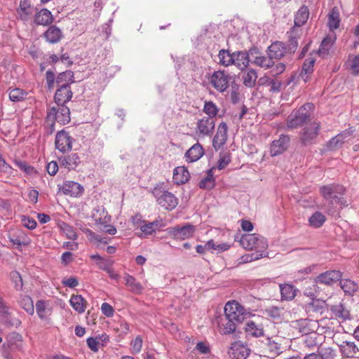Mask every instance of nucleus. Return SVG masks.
Wrapping results in <instances>:
<instances>
[{
    "label": "nucleus",
    "instance_id": "obj_31",
    "mask_svg": "<svg viewBox=\"0 0 359 359\" xmlns=\"http://www.w3.org/2000/svg\"><path fill=\"white\" fill-rule=\"evenodd\" d=\"M53 17L50 11L46 8L41 9L34 16V22L39 25H48L53 22Z\"/></svg>",
    "mask_w": 359,
    "mask_h": 359
},
{
    "label": "nucleus",
    "instance_id": "obj_1",
    "mask_svg": "<svg viewBox=\"0 0 359 359\" xmlns=\"http://www.w3.org/2000/svg\"><path fill=\"white\" fill-rule=\"evenodd\" d=\"M46 123L53 128L55 122L61 125H65L70 121V111L65 105H57L51 107L47 113Z\"/></svg>",
    "mask_w": 359,
    "mask_h": 359
},
{
    "label": "nucleus",
    "instance_id": "obj_59",
    "mask_svg": "<svg viewBox=\"0 0 359 359\" xmlns=\"http://www.w3.org/2000/svg\"><path fill=\"white\" fill-rule=\"evenodd\" d=\"M100 269L105 271L109 278L113 280H118L120 278L119 275L116 273L111 267H109L107 264L105 263H100L99 264Z\"/></svg>",
    "mask_w": 359,
    "mask_h": 359
},
{
    "label": "nucleus",
    "instance_id": "obj_28",
    "mask_svg": "<svg viewBox=\"0 0 359 359\" xmlns=\"http://www.w3.org/2000/svg\"><path fill=\"white\" fill-rule=\"evenodd\" d=\"M36 311L41 320H47L52 314V307L44 300H39L36 303Z\"/></svg>",
    "mask_w": 359,
    "mask_h": 359
},
{
    "label": "nucleus",
    "instance_id": "obj_14",
    "mask_svg": "<svg viewBox=\"0 0 359 359\" xmlns=\"http://www.w3.org/2000/svg\"><path fill=\"white\" fill-rule=\"evenodd\" d=\"M228 127L226 123L222 122L217 127V132L212 139V147L217 151L222 148L227 140Z\"/></svg>",
    "mask_w": 359,
    "mask_h": 359
},
{
    "label": "nucleus",
    "instance_id": "obj_2",
    "mask_svg": "<svg viewBox=\"0 0 359 359\" xmlns=\"http://www.w3.org/2000/svg\"><path fill=\"white\" fill-rule=\"evenodd\" d=\"M313 104L307 103L299 109L294 110L287 118V128H295L302 126L306 121L311 118V110Z\"/></svg>",
    "mask_w": 359,
    "mask_h": 359
},
{
    "label": "nucleus",
    "instance_id": "obj_61",
    "mask_svg": "<svg viewBox=\"0 0 359 359\" xmlns=\"http://www.w3.org/2000/svg\"><path fill=\"white\" fill-rule=\"evenodd\" d=\"M11 278L15 283V287L16 290H21L22 288V279L20 273L17 271H13L11 273Z\"/></svg>",
    "mask_w": 359,
    "mask_h": 359
},
{
    "label": "nucleus",
    "instance_id": "obj_40",
    "mask_svg": "<svg viewBox=\"0 0 359 359\" xmlns=\"http://www.w3.org/2000/svg\"><path fill=\"white\" fill-rule=\"evenodd\" d=\"M309 8L305 6H302L297 12V14L295 15V18H294L295 26L301 27L302 25L305 24L309 18Z\"/></svg>",
    "mask_w": 359,
    "mask_h": 359
},
{
    "label": "nucleus",
    "instance_id": "obj_24",
    "mask_svg": "<svg viewBox=\"0 0 359 359\" xmlns=\"http://www.w3.org/2000/svg\"><path fill=\"white\" fill-rule=\"evenodd\" d=\"M61 191L65 195L77 197L83 193V188L78 182L74 181H66L63 183L61 187Z\"/></svg>",
    "mask_w": 359,
    "mask_h": 359
},
{
    "label": "nucleus",
    "instance_id": "obj_43",
    "mask_svg": "<svg viewBox=\"0 0 359 359\" xmlns=\"http://www.w3.org/2000/svg\"><path fill=\"white\" fill-rule=\"evenodd\" d=\"M252 62L264 69H269L273 67L274 65V62L271 60L269 55H268V57L264 55L255 56Z\"/></svg>",
    "mask_w": 359,
    "mask_h": 359
},
{
    "label": "nucleus",
    "instance_id": "obj_44",
    "mask_svg": "<svg viewBox=\"0 0 359 359\" xmlns=\"http://www.w3.org/2000/svg\"><path fill=\"white\" fill-rule=\"evenodd\" d=\"M339 13L337 8H334L328 15V26L330 30L337 29L339 26Z\"/></svg>",
    "mask_w": 359,
    "mask_h": 359
},
{
    "label": "nucleus",
    "instance_id": "obj_64",
    "mask_svg": "<svg viewBox=\"0 0 359 359\" xmlns=\"http://www.w3.org/2000/svg\"><path fill=\"white\" fill-rule=\"evenodd\" d=\"M214 187V181L210 177H206L199 182L201 189H210Z\"/></svg>",
    "mask_w": 359,
    "mask_h": 359
},
{
    "label": "nucleus",
    "instance_id": "obj_47",
    "mask_svg": "<svg viewBox=\"0 0 359 359\" xmlns=\"http://www.w3.org/2000/svg\"><path fill=\"white\" fill-rule=\"evenodd\" d=\"M257 72L254 69H250L243 76V83L245 86L252 87L257 80Z\"/></svg>",
    "mask_w": 359,
    "mask_h": 359
},
{
    "label": "nucleus",
    "instance_id": "obj_62",
    "mask_svg": "<svg viewBox=\"0 0 359 359\" xmlns=\"http://www.w3.org/2000/svg\"><path fill=\"white\" fill-rule=\"evenodd\" d=\"M316 334L313 333L310 335L309 334L306 335L304 343L306 346L312 348L318 345V342L316 341Z\"/></svg>",
    "mask_w": 359,
    "mask_h": 359
},
{
    "label": "nucleus",
    "instance_id": "obj_49",
    "mask_svg": "<svg viewBox=\"0 0 359 359\" xmlns=\"http://www.w3.org/2000/svg\"><path fill=\"white\" fill-rule=\"evenodd\" d=\"M10 241L18 246L28 245L30 243V239L24 233H20L17 236H13L10 238Z\"/></svg>",
    "mask_w": 359,
    "mask_h": 359
},
{
    "label": "nucleus",
    "instance_id": "obj_45",
    "mask_svg": "<svg viewBox=\"0 0 359 359\" xmlns=\"http://www.w3.org/2000/svg\"><path fill=\"white\" fill-rule=\"evenodd\" d=\"M74 82V74L72 71H66L59 74L56 79V83L60 87L62 83L69 86Z\"/></svg>",
    "mask_w": 359,
    "mask_h": 359
},
{
    "label": "nucleus",
    "instance_id": "obj_21",
    "mask_svg": "<svg viewBox=\"0 0 359 359\" xmlns=\"http://www.w3.org/2000/svg\"><path fill=\"white\" fill-rule=\"evenodd\" d=\"M250 350L241 342H234L229 351V355L232 359H246Z\"/></svg>",
    "mask_w": 359,
    "mask_h": 359
},
{
    "label": "nucleus",
    "instance_id": "obj_57",
    "mask_svg": "<svg viewBox=\"0 0 359 359\" xmlns=\"http://www.w3.org/2000/svg\"><path fill=\"white\" fill-rule=\"evenodd\" d=\"M86 343L89 348L93 352L98 351L101 346H103V343L99 342L96 337H89L86 340Z\"/></svg>",
    "mask_w": 359,
    "mask_h": 359
},
{
    "label": "nucleus",
    "instance_id": "obj_48",
    "mask_svg": "<svg viewBox=\"0 0 359 359\" xmlns=\"http://www.w3.org/2000/svg\"><path fill=\"white\" fill-rule=\"evenodd\" d=\"M331 311L336 317L342 319L348 318L349 312L344 308V306L341 304L332 306Z\"/></svg>",
    "mask_w": 359,
    "mask_h": 359
},
{
    "label": "nucleus",
    "instance_id": "obj_22",
    "mask_svg": "<svg viewBox=\"0 0 359 359\" xmlns=\"http://www.w3.org/2000/svg\"><path fill=\"white\" fill-rule=\"evenodd\" d=\"M58 161L60 167L66 168L68 171L76 169L81 162L79 155L75 153L61 156Z\"/></svg>",
    "mask_w": 359,
    "mask_h": 359
},
{
    "label": "nucleus",
    "instance_id": "obj_63",
    "mask_svg": "<svg viewBox=\"0 0 359 359\" xmlns=\"http://www.w3.org/2000/svg\"><path fill=\"white\" fill-rule=\"evenodd\" d=\"M132 353H138L142 347V339L140 337H137L132 342Z\"/></svg>",
    "mask_w": 359,
    "mask_h": 359
},
{
    "label": "nucleus",
    "instance_id": "obj_19",
    "mask_svg": "<svg viewBox=\"0 0 359 359\" xmlns=\"http://www.w3.org/2000/svg\"><path fill=\"white\" fill-rule=\"evenodd\" d=\"M353 130L348 129L337 135L327 142V149L329 151H335L340 149L344 143L345 140L351 136Z\"/></svg>",
    "mask_w": 359,
    "mask_h": 359
},
{
    "label": "nucleus",
    "instance_id": "obj_34",
    "mask_svg": "<svg viewBox=\"0 0 359 359\" xmlns=\"http://www.w3.org/2000/svg\"><path fill=\"white\" fill-rule=\"evenodd\" d=\"M189 178V172L184 166H179L173 170V180L177 184L186 183Z\"/></svg>",
    "mask_w": 359,
    "mask_h": 359
},
{
    "label": "nucleus",
    "instance_id": "obj_11",
    "mask_svg": "<svg viewBox=\"0 0 359 359\" xmlns=\"http://www.w3.org/2000/svg\"><path fill=\"white\" fill-rule=\"evenodd\" d=\"M320 123L313 121L304 127L301 133V140L304 144H310L314 142L320 129Z\"/></svg>",
    "mask_w": 359,
    "mask_h": 359
},
{
    "label": "nucleus",
    "instance_id": "obj_53",
    "mask_svg": "<svg viewBox=\"0 0 359 359\" xmlns=\"http://www.w3.org/2000/svg\"><path fill=\"white\" fill-rule=\"evenodd\" d=\"M14 163L18 168L23 170L25 172L29 175H34L37 172L36 169L33 166L28 165L25 161L15 160Z\"/></svg>",
    "mask_w": 359,
    "mask_h": 359
},
{
    "label": "nucleus",
    "instance_id": "obj_58",
    "mask_svg": "<svg viewBox=\"0 0 359 359\" xmlns=\"http://www.w3.org/2000/svg\"><path fill=\"white\" fill-rule=\"evenodd\" d=\"M283 309L276 306L269 307L266 309V313L274 319L280 318L282 316Z\"/></svg>",
    "mask_w": 359,
    "mask_h": 359
},
{
    "label": "nucleus",
    "instance_id": "obj_26",
    "mask_svg": "<svg viewBox=\"0 0 359 359\" xmlns=\"http://www.w3.org/2000/svg\"><path fill=\"white\" fill-rule=\"evenodd\" d=\"M123 279L126 285L131 292L135 294H140L142 293L144 287L140 282L136 280L134 276L128 273H126L123 276Z\"/></svg>",
    "mask_w": 359,
    "mask_h": 359
},
{
    "label": "nucleus",
    "instance_id": "obj_38",
    "mask_svg": "<svg viewBox=\"0 0 359 359\" xmlns=\"http://www.w3.org/2000/svg\"><path fill=\"white\" fill-rule=\"evenodd\" d=\"M340 287L346 294L353 296L358 290V285L351 279H342L341 278Z\"/></svg>",
    "mask_w": 359,
    "mask_h": 359
},
{
    "label": "nucleus",
    "instance_id": "obj_8",
    "mask_svg": "<svg viewBox=\"0 0 359 359\" xmlns=\"http://www.w3.org/2000/svg\"><path fill=\"white\" fill-rule=\"evenodd\" d=\"M230 76L224 71H215L209 79L212 87L219 93H224L229 87Z\"/></svg>",
    "mask_w": 359,
    "mask_h": 359
},
{
    "label": "nucleus",
    "instance_id": "obj_41",
    "mask_svg": "<svg viewBox=\"0 0 359 359\" xmlns=\"http://www.w3.org/2000/svg\"><path fill=\"white\" fill-rule=\"evenodd\" d=\"M19 304L28 314L33 315L34 313V306L32 298L29 296L25 295L20 297Z\"/></svg>",
    "mask_w": 359,
    "mask_h": 359
},
{
    "label": "nucleus",
    "instance_id": "obj_56",
    "mask_svg": "<svg viewBox=\"0 0 359 359\" xmlns=\"http://www.w3.org/2000/svg\"><path fill=\"white\" fill-rule=\"evenodd\" d=\"M83 232L86 234L88 239L91 241H96L98 243H107L105 238H102L100 236L95 233L89 229H85Z\"/></svg>",
    "mask_w": 359,
    "mask_h": 359
},
{
    "label": "nucleus",
    "instance_id": "obj_16",
    "mask_svg": "<svg viewBox=\"0 0 359 359\" xmlns=\"http://www.w3.org/2000/svg\"><path fill=\"white\" fill-rule=\"evenodd\" d=\"M196 231V226L192 224H187L182 227L179 226L170 229V233L175 239L184 240L193 236Z\"/></svg>",
    "mask_w": 359,
    "mask_h": 359
},
{
    "label": "nucleus",
    "instance_id": "obj_52",
    "mask_svg": "<svg viewBox=\"0 0 359 359\" xmlns=\"http://www.w3.org/2000/svg\"><path fill=\"white\" fill-rule=\"evenodd\" d=\"M218 110L219 109H218L217 107L213 102L208 101V102H205L204 107H203V111L207 115H208V117H212L213 118H215V117L216 116V115L218 112Z\"/></svg>",
    "mask_w": 359,
    "mask_h": 359
},
{
    "label": "nucleus",
    "instance_id": "obj_60",
    "mask_svg": "<svg viewBox=\"0 0 359 359\" xmlns=\"http://www.w3.org/2000/svg\"><path fill=\"white\" fill-rule=\"evenodd\" d=\"M21 222L22 225L29 229H34L36 226V222L33 218L26 215L21 217Z\"/></svg>",
    "mask_w": 359,
    "mask_h": 359
},
{
    "label": "nucleus",
    "instance_id": "obj_30",
    "mask_svg": "<svg viewBox=\"0 0 359 359\" xmlns=\"http://www.w3.org/2000/svg\"><path fill=\"white\" fill-rule=\"evenodd\" d=\"M336 40V35H327L322 41L320 48L318 50V54L321 57H325L329 55L334 41Z\"/></svg>",
    "mask_w": 359,
    "mask_h": 359
},
{
    "label": "nucleus",
    "instance_id": "obj_51",
    "mask_svg": "<svg viewBox=\"0 0 359 359\" xmlns=\"http://www.w3.org/2000/svg\"><path fill=\"white\" fill-rule=\"evenodd\" d=\"M27 95L26 92L20 88H14L9 91V98L13 102H20Z\"/></svg>",
    "mask_w": 359,
    "mask_h": 359
},
{
    "label": "nucleus",
    "instance_id": "obj_55",
    "mask_svg": "<svg viewBox=\"0 0 359 359\" xmlns=\"http://www.w3.org/2000/svg\"><path fill=\"white\" fill-rule=\"evenodd\" d=\"M267 252H252L251 254H247L241 257V262L247 263L252 261L257 260L260 258L264 257L267 255Z\"/></svg>",
    "mask_w": 359,
    "mask_h": 359
},
{
    "label": "nucleus",
    "instance_id": "obj_35",
    "mask_svg": "<svg viewBox=\"0 0 359 359\" xmlns=\"http://www.w3.org/2000/svg\"><path fill=\"white\" fill-rule=\"evenodd\" d=\"M316 60L314 58H309L305 60L303 64L300 79L306 83L309 81L310 74L313 71V66Z\"/></svg>",
    "mask_w": 359,
    "mask_h": 359
},
{
    "label": "nucleus",
    "instance_id": "obj_7",
    "mask_svg": "<svg viewBox=\"0 0 359 359\" xmlns=\"http://www.w3.org/2000/svg\"><path fill=\"white\" fill-rule=\"evenodd\" d=\"M215 128V121L212 117L204 116L196 123L195 134L199 137H210Z\"/></svg>",
    "mask_w": 359,
    "mask_h": 359
},
{
    "label": "nucleus",
    "instance_id": "obj_23",
    "mask_svg": "<svg viewBox=\"0 0 359 359\" xmlns=\"http://www.w3.org/2000/svg\"><path fill=\"white\" fill-rule=\"evenodd\" d=\"M34 13V8L31 5L29 0H20L17 13L21 20L27 21L32 18Z\"/></svg>",
    "mask_w": 359,
    "mask_h": 359
},
{
    "label": "nucleus",
    "instance_id": "obj_17",
    "mask_svg": "<svg viewBox=\"0 0 359 359\" xmlns=\"http://www.w3.org/2000/svg\"><path fill=\"white\" fill-rule=\"evenodd\" d=\"M316 321L307 318H301L291 322V326L302 334L307 335L313 332Z\"/></svg>",
    "mask_w": 359,
    "mask_h": 359
},
{
    "label": "nucleus",
    "instance_id": "obj_36",
    "mask_svg": "<svg viewBox=\"0 0 359 359\" xmlns=\"http://www.w3.org/2000/svg\"><path fill=\"white\" fill-rule=\"evenodd\" d=\"M280 290L283 300L291 301L296 296L297 290L290 284H280Z\"/></svg>",
    "mask_w": 359,
    "mask_h": 359
},
{
    "label": "nucleus",
    "instance_id": "obj_9",
    "mask_svg": "<svg viewBox=\"0 0 359 359\" xmlns=\"http://www.w3.org/2000/svg\"><path fill=\"white\" fill-rule=\"evenodd\" d=\"M133 222L134 226L140 229L142 233L145 236L153 234L156 230H159L163 226V225L158 220L148 223L145 221H142L140 215H135L133 218Z\"/></svg>",
    "mask_w": 359,
    "mask_h": 359
},
{
    "label": "nucleus",
    "instance_id": "obj_39",
    "mask_svg": "<svg viewBox=\"0 0 359 359\" xmlns=\"http://www.w3.org/2000/svg\"><path fill=\"white\" fill-rule=\"evenodd\" d=\"M46 39L52 43L58 42L62 38L61 30L55 26L50 27L44 33Z\"/></svg>",
    "mask_w": 359,
    "mask_h": 359
},
{
    "label": "nucleus",
    "instance_id": "obj_32",
    "mask_svg": "<svg viewBox=\"0 0 359 359\" xmlns=\"http://www.w3.org/2000/svg\"><path fill=\"white\" fill-rule=\"evenodd\" d=\"M92 217L96 224H104L109 222L110 218L103 206L95 207L92 212Z\"/></svg>",
    "mask_w": 359,
    "mask_h": 359
},
{
    "label": "nucleus",
    "instance_id": "obj_25",
    "mask_svg": "<svg viewBox=\"0 0 359 359\" xmlns=\"http://www.w3.org/2000/svg\"><path fill=\"white\" fill-rule=\"evenodd\" d=\"M339 347L342 355L346 358L354 357L359 352V345L354 341H343Z\"/></svg>",
    "mask_w": 359,
    "mask_h": 359
},
{
    "label": "nucleus",
    "instance_id": "obj_37",
    "mask_svg": "<svg viewBox=\"0 0 359 359\" xmlns=\"http://www.w3.org/2000/svg\"><path fill=\"white\" fill-rule=\"evenodd\" d=\"M69 302L72 308L79 313H83L86 309V301L81 295H72Z\"/></svg>",
    "mask_w": 359,
    "mask_h": 359
},
{
    "label": "nucleus",
    "instance_id": "obj_27",
    "mask_svg": "<svg viewBox=\"0 0 359 359\" xmlns=\"http://www.w3.org/2000/svg\"><path fill=\"white\" fill-rule=\"evenodd\" d=\"M286 49L283 42H274L268 48V55L272 60L273 59H280L285 55Z\"/></svg>",
    "mask_w": 359,
    "mask_h": 359
},
{
    "label": "nucleus",
    "instance_id": "obj_15",
    "mask_svg": "<svg viewBox=\"0 0 359 359\" xmlns=\"http://www.w3.org/2000/svg\"><path fill=\"white\" fill-rule=\"evenodd\" d=\"M257 53V49L253 48L250 50L248 53L243 51H238L233 53V62L232 65L236 66L239 69L243 70L245 69L250 62V55L253 56V54Z\"/></svg>",
    "mask_w": 359,
    "mask_h": 359
},
{
    "label": "nucleus",
    "instance_id": "obj_12",
    "mask_svg": "<svg viewBox=\"0 0 359 359\" xmlns=\"http://www.w3.org/2000/svg\"><path fill=\"white\" fill-rule=\"evenodd\" d=\"M215 322L217 323L218 332L221 334H231L234 332L236 329V323L228 318L226 314L223 316L217 317Z\"/></svg>",
    "mask_w": 359,
    "mask_h": 359
},
{
    "label": "nucleus",
    "instance_id": "obj_5",
    "mask_svg": "<svg viewBox=\"0 0 359 359\" xmlns=\"http://www.w3.org/2000/svg\"><path fill=\"white\" fill-rule=\"evenodd\" d=\"M153 195L156 198L158 204L165 210H172L178 204V199L173 194L160 188H155L153 191Z\"/></svg>",
    "mask_w": 359,
    "mask_h": 359
},
{
    "label": "nucleus",
    "instance_id": "obj_10",
    "mask_svg": "<svg viewBox=\"0 0 359 359\" xmlns=\"http://www.w3.org/2000/svg\"><path fill=\"white\" fill-rule=\"evenodd\" d=\"M73 137L66 131L62 130L55 136V147L62 153L70 151L72 148Z\"/></svg>",
    "mask_w": 359,
    "mask_h": 359
},
{
    "label": "nucleus",
    "instance_id": "obj_6",
    "mask_svg": "<svg viewBox=\"0 0 359 359\" xmlns=\"http://www.w3.org/2000/svg\"><path fill=\"white\" fill-rule=\"evenodd\" d=\"M224 314L236 323H241L246 318L248 312L236 301L228 302L224 306Z\"/></svg>",
    "mask_w": 359,
    "mask_h": 359
},
{
    "label": "nucleus",
    "instance_id": "obj_54",
    "mask_svg": "<svg viewBox=\"0 0 359 359\" xmlns=\"http://www.w3.org/2000/svg\"><path fill=\"white\" fill-rule=\"evenodd\" d=\"M61 229L68 239L75 241L78 238V235L76 233L74 228L72 226L66 223H63L61 225Z\"/></svg>",
    "mask_w": 359,
    "mask_h": 359
},
{
    "label": "nucleus",
    "instance_id": "obj_50",
    "mask_svg": "<svg viewBox=\"0 0 359 359\" xmlns=\"http://www.w3.org/2000/svg\"><path fill=\"white\" fill-rule=\"evenodd\" d=\"M218 57L219 63L224 66H229L233 62V53H230L228 50H221L219 52Z\"/></svg>",
    "mask_w": 359,
    "mask_h": 359
},
{
    "label": "nucleus",
    "instance_id": "obj_42",
    "mask_svg": "<svg viewBox=\"0 0 359 359\" xmlns=\"http://www.w3.org/2000/svg\"><path fill=\"white\" fill-rule=\"evenodd\" d=\"M346 65L351 74L359 76V55H349Z\"/></svg>",
    "mask_w": 359,
    "mask_h": 359
},
{
    "label": "nucleus",
    "instance_id": "obj_29",
    "mask_svg": "<svg viewBox=\"0 0 359 359\" xmlns=\"http://www.w3.org/2000/svg\"><path fill=\"white\" fill-rule=\"evenodd\" d=\"M204 154L203 149L199 143L194 144L185 154L186 161L193 163L200 159Z\"/></svg>",
    "mask_w": 359,
    "mask_h": 359
},
{
    "label": "nucleus",
    "instance_id": "obj_3",
    "mask_svg": "<svg viewBox=\"0 0 359 359\" xmlns=\"http://www.w3.org/2000/svg\"><path fill=\"white\" fill-rule=\"evenodd\" d=\"M345 191L343 186L339 184H332L322 187L320 192L323 197L331 203H338L342 206L347 205V201L342 197Z\"/></svg>",
    "mask_w": 359,
    "mask_h": 359
},
{
    "label": "nucleus",
    "instance_id": "obj_13",
    "mask_svg": "<svg viewBox=\"0 0 359 359\" xmlns=\"http://www.w3.org/2000/svg\"><path fill=\"white\" fill-rule=\"evenodd\" d=\"M341 276L342 273L341 271L337 270H330L320 273L316 277L315 281L316 283L330 286L339 281Z\"/></svg>",
    "mask_w": 359,
    "mask_h": 359
},
{
    "label": "nucleus",
    "instance_id": "obj_20",
    "mask_svg": "<svg viewBox=\"0 0 359 359\" xmlns=\"http://www.w3.org/2000/svg\"><path fill=\"white\" fill-rule=\"evenodd\" d=\"M72 97V93L69 86L62 83L55 94V104L65 105L71 100Z\"/></svg>",
    "mask_w": 359,
    "mask_h": 359
},
{
    "label": "nucleus",
    "instance_id": "obj_4",
    "mask_svg": "<svg viewBox=\"0 0 359 359\" xmlns=\"http://www.w3.org/2000/svg\"><path fill=\"white\" fill-rule=\"evenodd\" d=\"M240 243L246 250H255V252H267V241L259 234H245L241 236Z\"/></svg>",
    "mask_w": 359,
    "mask_h": 359
},
{
    "label": "nucleus",
    "instance_id": "obj_18",
    "mask_svg": "<svg viewBox=\"0 0 359 359\" xmlns=\"http://www.w3.org/2000/svg\"><path fill=\"white\" fill-rule=\"evenodd\" d=\"M290 138L287 135H281L279 139L272 142L270 147L271 156H276L283 154L287 147Z\"/></svg>",
    "mask_w": 359,
    "mask_h": 359
},
{
    "label": "nucleus",
    "instance_id": "obj_33",
    "mask_svg": "<svg viewBox=\"0 0 359 359\" xmlns=\"http://www.w3.org/2000/svg\"><path fill=\"white\" fill-rule=\"evenodd\" d=\"M245 331L248 335L253 337H260L264 334L262 325L257 324L252 320L247 322Z\"/></svg>",
    "mask_w": 359,
    "mask_h": 359
},
{
    "label": "nucleus",
    "instance_id": "obj_46",
    "mask_svg": "<svg viewBox=\"0 0 359 359\" xmlns=\"http://www.w3.org/2000/svg\"><path fill=\"white\" fill-rule=\"evenodd\" d=\"M310 226L314 228L320 227L325 222V217L320 212L313 213L309 219Z\"/></svg>",
    "mask_w": 359,
    "mask_h": 359
}]
</instances>
